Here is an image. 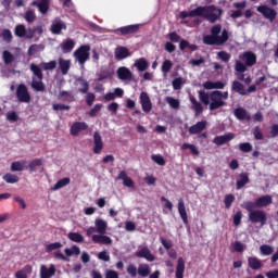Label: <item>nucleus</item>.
<instances>
[{"mask_svg": "<svg viewBox=\"0 0 278 278\" xmlns=\"http://www.w3.org/2000/svg\"><path fill=\"white\" fill-rule=\"evenodd\" d=\"M229 40V33L224 29L219 24L214 25L211 28V35L203 37L204 45H225Z\"/></svg>", "mask_w": 278, "mask_h": 278, "instance_id": "nucleus-2", "label": "nucleus"}, {"mask_svg": "<svg viewBox=\"0 0 278 278\" xmlns=\"http://www.w3.org/2000/svg\"><path fill=\"white\" fill-rule=\"evenodd\" d=\"M16 97L21 103H29L31 101V97L29 96V92L27 91V87L25 85H20L17 87Z\"/></svg>", "mask_w": 278, "mask_h": 278, "instance_id": "nucleus-9", "label": "nucleus"}, {"mask_svg": "<svg viewBox=\"0 0 278 278\" xmlns=\"http://www.w3.org/2000/svg\"><path fill=\"white\" fill-rule=\"evenodd\" d=\"M78 86H80L79 92H83L84 94H86L88 88H90V85L85 79H78Z\"/></svg>", "mask_w": 278, "mask_h": 278, "instance_id": "nucleus-55", "label": "nucleus"}, {"mask_svg": "<svg viewBox=\"0 0 278 278\" xmlns=\"http://www.w3.org/2000/svg\"><path fill=\"white\" fill-rule=\"evenodd\" d=\"M116 180H122L123 185L126 186V188H134L135 184L134 180L127 176V172L122 170L118 176L116 177Z\"/></svg>", "mask_w": 278, "mask_h": 278, "instance_id": "nucleus-21", "label": "nucleus"}, {"mask_svg": "<svg viewBox=\"0 0 278 278\" xmlns=\"http://www.w3.org/2000/svg\"><path fill=\"white\" fill-rule=\"evenodd\" d=\"M134 66L139 73H144V71L149 68V62H147L144 58H140L135 61Z\"/></svg>", "mask_w": 278, "mask_h": 278, "instance_id": "nucleus-29", "label": "nucleus"}, {"mask_svg": "<svg viewBox=\"0 0 278 278\" xmlns=\"http://www.w3.org/2000/svg\"><path fill=\"white\" fill-rule=\"evenodd\" d=\"M170 68H173V62L170 60H165L162 64V73H164V75H168V73H170Z\"/></svg>", "mask_w": 278, "mask_h": 278, "instance_id": "nucleus-53", "label": "nucleus"}, {"mask_svg": "<svg viewBox=\"0 0 278 278\" xmlns=\"http://www.w3.org/2000/svg\"><path fill=\"white\" fill-rule=\"evenodd\" d=\"M151 160L152 162H154V164H157L159 166H166V160H164V156H162L161 154H152Z\"/></svg>", "mask_w": 278, "mask_h": 278, "instance_id": "nucleus-45", "label": "nucleus"}, {"mask_svg": "<svg viewBox=\"0 0 278 278\" xmlns=\"http://www.w3.org/2000/svg\"><path fill=\"white\" fill-rule=\"evenodd\" d=\"M248 265L252 268V270H260L262 268V261L260 258L251 256L248 258Z\"/></svg>", "mask_w": 278, "mask_h": 278, "instance_id": "nucleus-34", "label": "nucleus"}, {"mask_svg": "<svg viewBox=\"0 0 278 278\" xmlns=\"http://www.w3.org/2000/svg\"><path fill=\"white\" fill-rule=\"evenodd\" d=\"M140 104L144 112L149 113L153 110V103H151V98H149V93L142 91L140 93Z\"/></svg>", "mask_w": 278, "mask_h": 278, "instance_id": "nucleus-10", "label": "nucleus"}, {"mask_svg": "<svg viewBox=\"0 0 278 278\" xmlns=\"http://www.w3.org/2000/svg\"><path fill=\"white\" fill-rule=\"evenodd\" d=\"M137 257H142L143 260H147V262H155V256L151 253V250L149 248L143 247L140 250L136 252Z\"/></svg>", "mask_w": 278, "mask_h": 278, "instance_id": "nucleus-13", "label": "nucleus"}, {"mask_svg": "<svg viewBox=\"0 0 278 278\" xmlns=\"http://www.w3.org/2000/svg\"><path fill=\"white\" fill-rule=\"evenodd\" d=\"M91 240L96 244H112V238L105 236V233L93 235Z\"/></svg>", "mask_w": 278, "mask_h": 278, "instance_id": "nucleus-19", "label": "nucleus"}, {"mask_svg": "<svg viewBox=\"0 0 278 278\" xmlns=\"http://www.w3.org/2000/svg\"><path fill=\"white\" fill-rule=\"evenodd\" d=\"M27 166V161L22 160V161H15L11 164V170L12 173H21L25 170Z\"/></svg>", "mask_w": 278, "mask_h": 278, "instance_id": "nucleus-26", "label": "nucleus"}, {"mask_svg": "<svg viewBox=\"0 0 278 278\" xmlns=\"http://www.w3.org/2000/svg\"><path fill=\"white\" fill-rule=\"evenodd\" d=\"M2 40H4V42H12V31H10V29L2 31Z\"/></svg>", "mask_w": 278, "mask_h": 278, "instance_id": "nucleus-64", "label": "nucleus"}, {"mask_svg": "<svg viewBox=\"0 0 278 278\" xmlns=\"http://www.w3.org/2000/svg\"><path fill=\"white\" fill-rule=\"evenodd\" d=\"M59 67L62 75H68V71H71V60L59 59Z\"/></svg>", "mask_w": 278, "mask_h": 278, "instance_id": "nucleus-31", "label": "nucleus"}, {"mask_svg": "<svg viewBox=\"0 0 278 278\" xmlns=\"http://www.w3.org/2000/svg\"><path fill=\"white\" fill-rule=\"evenodd\" d=\"M232 90L242 97L247 96V89H244V85H242L240 81L235 80L232 83Z\"/></svg>", "mask_w": 278, "mask_h": 278, "instance_id": "nucleus-38", "label": "nucleus"}, {"mask_svg": "<svg viewBox=\"0 0 278 278\" xmlns=\"http://www.w3.org/2000/svg\"><path fill=\"white\" fill-rule=\"evenodd\" d=\"M203 88H205V90H223V88H225V83L223 81H206L203 84Z\"/></svg>", "mask_w": 278, "mask_h": 278, "instance_id": "nucleus-27", "label": "nucleus"}, {"mask_svg": "<svg viewBox=\"0 0 278 278\" xmlns=\"http://www.w3.org/2000/svg\"><path fill=\"white\" fill-rule=\"evenodd\" d=\"M233 201H236V197H233V194H227L225 197L224 203L227 210L231 207V203H233Z\"/></svg>", "mask_w": 278, "mask_h": 278, "instance_id": "nucleus-62", "label": "nucleus"}, {"mask_svg": "<svg viewBox=\"0 0 278 278\" xmlns=\"http://www.w3.org/2000/svg\"><path fill=\"white\" fill-rule=\"evenodd\" d=\"M64 253L65 257H67V260H71V257L73 256L77 257L81 253V250L79 249V247L73 245L71 248H66L64 250Z\"/></svg>", "mask_w": 278, "mask_h": 278, "instance_id": "nucleus-30", "label": "nucleus"}, {"mask_svg": "<svg viewBox=\"0 0 278 278\" xmlns=\"http://www.w3.org/2000/svg\"><path fill=\"white\" fill-rule=\"evenodd\" d=\"M199 99L204 105H208L210 110H218V108H223L225 101L229 99V92L212 91L206 93L205 91H200Z\"/></svg>", "mask_w": 278, "mask_h": 278, "instance_id": "nucleus-1", "label": "nucleus"}, {"mask_svg": "<svg viewBox=\"0 0 278 278\" xmlns=\"http://www.w3.org/2000/svg\"><path fill=\"white\" fill-rule=\"evenodd\" d=\"M68 184H71V178L68 177L62 178L52 187V190L53 191L60 190L61 188L68 186Z\"/></svg>", "mask_w": 278, "mask_h": 278, "instance_id": "nucleus-40", "label": "nucleus"}, {"mask_svg": "<svg viewBox=\"0 0 278 278\" xmlns=\"http://www.w3.org/2000/svg\"><path fill=\"white\" fill-rule=\"evenodd\" d=\"M199 16V7L191 11H182L179 13V18H192Z\"/></svg>", "mask_w": 278, "mask_h": 278, "instance_id": "nucleus-39", "label": "nucleus"}, {"mask_svg": "<svg viewBox=\"0 0 278 278\" xmlns=\"http://www.w3.org/2000/svg\"><path fill=\"white\" fill-rule=\"evenodd\" d=\"M14 34L15 36H17V38H27L28 40H30V38H34V29H26L25 25L15 26Z\"/></svg>", "mask_w": 278, "mask_h": 278, "instance_id": "nucleus-7", "label": "nucleus"}, {"mask_svg": "<svg viewBox=\"0 0 278 278\" xmlns=\"http://www.w3.org/2000/svg\"><path fill=\"white\" fill-rule=\"evenodd\" d=\"M189 100L192 104V110H194V112H195V116H199V114H201V112H203V105L200 104L199 101H197V98H194V96H189Z\"/></svg>", "mask_w": 278, "mask_h": 278, "instance_id": "nucleus-32", "label": "nucleus"}, {"mask_svg": "<svg viewBox=\"0 0 278 278\" xmlns=\"http://www.w3.org/2000/svg\"><path fill=\"white\" fill-rule=\"evenodd\" d=\"M166 103L173 109V110H179L180 102L179 100L173 98V97H166L165 98Z\"/></svg>", "mask_w": 278, "mask_h": 278, "instance_id": "nucleus-46", "label": "nucleus"}, {"mask_svg": "<svg viewBox=\"0 0 278 278\" xmlns=\"http://www.w3.org/2000/svg\"><path fill=\"white\" fill-rule=\"evenodd\" d=\"M30 71L37 77V79H42V70L34 63L30 64Z\"/></svg>", "mask_w": 278, "mask_h": 278, "instance_id": "nucleus-52", "label": "nucleus"}, {"mask_svg": "<svg viewBox=\"0 0 278 278\" xmlns=\"http://www.w3.org/2000/svg\"><path fill=\"white\" fill-rule=\"evenodd\" d=\"M150 274H151V268H149V265L147 264L139 265L138 275H140V277H149Z\"/></svg>", "mask_w": 278, "mask_h": 278, "instance_id": "nucleus-41", "label": "nucleus"}, {"mask_svg": "<svg viewBox=\"0 0 278 278\" xmlns=\"http://www.w3.org/2000/svg\"><path fill=\"white\" fill-rule=\"evenodd\" d=\"M24 18L27 23H34L36 21V13L34 11H27Z\"/></svg>", "mask_w": 278, "mask_h": 278, "instance_id": "nucleus-63", "label": "nucleus"}, {"mask_svg": "<svg viewBox=\"0 0 278 278\" xmlns=\"http://www.w3.org/2000/svg\"><path fill=\"white\" fill-rule=\"evenodd\" d=\"M186 149H189L190 153H192V155H199V148H197V146L194 144H190V143H184L181 146V150L186 151Z\"/></svg>", "mask_w": 278, "mask_h": 278, "instance_id": "nucleus-49", "label": "nucleus"}, {"mask_svg": "<svg viewBox=\"0 0 278 278\" xmlns=\"http://www.w3.org/2000/svg\"><path fill=\"white\" fill-rule=\"evenodd\" d=\"M61 49L64 53H70L75 49V41L73 39H67L61 43Z\"/></svg>", "mask_w": 278, "mask_h": 278, "instance_id": "nucleus-35", "label": "nucleus"}, {"mask_svg": "<svg viewBox=\"0 0 278 278\" xmlns=\"http://www.w3.org/2000/svg\"><path fill=\"white\" fill-rule=\"evenodd\" d=\"M205 127H207V122L202 121V122H198L195 125L191 126L189 128V134H201V131H203V129H205Z\"/></svg>", "mask_w": 278, "mask_h": 278, "instance_id": "nucleus-28", "label": "nucleus"}, {"mask_svg": "<svg viewBox=\"0 0 278 278\" xmlns=\"http://www.w3.org/2000/svg\"><path fill=\"white\" fill-rule=\"evenodd\" d=\"M235 116L239 121H250L251 119V115H249V113L244 109H237V110H235Z\"/></svg>", "mask_w": 278, "mask_h": 278, "instance_id": "nucleus-36", "label": "nucleus"}, {"mask_svg": "<svg viewBox=\"0 0 278 278\" xmlns=\"http://www.w3.org/2000/svg\"><path fill=\"white\" fill-rule=\"evenodd\" d=\"M199 16H203L204 18H207L210 23H216L218 18H220V14H223V11L214 5L210 7H199Z\"/></svg>", "mask_w": 278, "mask_h": 278, "instance_id": "nucleus-4", "label": "nucleus"}, {"mask_svg": "<svg viewBox=\"0 0 278 278\" xmlns=\"http://www.w3.org/2000/svg\"><path fill=\"white\" fill-rule=\"evenodd\" d=\"M74 58L80 66H84L90 60V45L80 46L75 52Z\"/></svg>", "mask_w": 278, "mask_h": 278, "instance_id": "nucleus-5", "label": "nucleus"}, {"mask_svg": "<svg viewBox=\"0 0 278 278\" xmlns=\"http://www.w3.org/2000/svg\"><path fill=\"white\" fill-rule=\"evenodd\" d=\"M249 220L252 223H260L261 227H264V225H266V220H268V217L266 216V212L255 210L249 214Z\"/></svg>", "mask_w": 278, "mask_h": 278, "instance_id": "nucleus-6", "label": "nucleus"}, {"mask_svg": "<svg viewBox=\"0 0 278 278\" xmlns=\"http://www.w3.org/2000/svg\"><path fill=\"white\" fill-rule=\"evenodd\" d=\"M31 275V266L27 265L15 273V278H28Z\"/></svg>", "mask_w": 278, "mask_h": 278, "instance_id": "nucleus-37", "label": "nucleus"}, {"mask_svg": "<svg viewBox=\"0 0 278 278\" xmlns=\"http://www.w3.org/2000/svg\"><path fill=\"white\" fill-rule=\"evenodd\" d=\"M273 203V197L270 195H263L258 199H256V207H268Z\"/></svg>", "mask_w": 278, "mask_h": 278, "instance_id": "nucleus-24", "label": "nucleus"}, {"mask_svg": "<svg viewBox=\"0 0 278 278\" xmlns=\"http://www.w3.org/2000/svg\"><path fill=\"white\" fill-rule=\"evenodd\" d=\"M249 184V175L241 174L240 179L237 181V190H240V188H244Z\"/></svg>", "mask_w": 278, "mask_h": 278, "instance_id": "nucleus-47", "label": "nucleus"}, {"mask_svg": "<svg viewBox=\"0 0 278 278\" xmlns=\"http://www.w3.org/2000/svg\"><path fill=\"white\" fill-rule=\"evenodd\" d=\"M40 278H51L55 275V265H50L47 267V265H41L40 271H39Z\"/></svg>", "mask_w": 278, "mask_h": 278, "instance_id": "nucleus-14", "label": "nucleus"}, {"mask_svg": "<svg viewBox=\"0 0 278 278\" xmlns=\"http://www.w3.org/2000/svg\"><path fill=\"white\" fill-rule=\"evenodd\" d=\"M257 62V55L255 53L248 51L239 55V61H236L235 71L237 73H247L248 67L255 66Z\"/></svg>", "mask_w": 278, "mask_h": 278, "instance_id": "nucleus-3", "label": "nucleus"}, {"mask_svg": "<svg viewBox=\"0 0 278 278\" xmlns=\"http://www.w3.org/2000/svg\"><path fill=\"white\" fill-rule=\"evenodd\" d=\"M31 88L37 90V92H42V90H45V84H42V79L36 80V78H33Z\"/></svg>", "mask_w": 278, "mask_h": 278, "instance_id": "nucleus-50", "label": "nucleus"}, {"mask_svg": "<svg viewBox=\"0 0 278 278\" xmlns=\"http://www.w3.org/2000/svg\"><path fill=\"white\" fill-rule=\"evenodd\" d=\"M244 249H247V247L241 243L240 241H236L232 244V251H235L236 253H242V251H244Z\"/></svg>", "mask_w": 278, "mask_h": 278, "instance_id": "nucleus-59", "label": "nucleus"}, {"mask_svg": "<svg viewBox=\"0 0 278 278\" xmlns=\"http://www.w3.org/2000/svg\"><path fill=\"white\" fill-rule=\"evenodd\" d=\"M257 12L262 14L265 18L273 22L277 18V11L275 9L269 8L268 5H260L257 7Z\"/></svg>", "mask_w": 278, "mask_h": 278, "instance_id": "nucleus-8", "label": "nucleus"}, {"mask_svg": "<svg viewBox=\"0 0 278 278\" xmlns=\"http://www.w3.org/2000/svg\"><path fill=\"white\" fill-rule=\"evenodd\" d=\"M86 129H88L86 122H76L71 126L70 131L73 136H79V134H81V131H86Z\"/></svg>", "mask_w": 278, "mask_h": 278, "instance_id": "nucleus-15", "label": "nucleus"}, {"mask_svg": "<svg viewBox=\"0 0 278 278\" xmlns=\"http://www.w3.org/2000/svg\"><path fill=\"white\" fill-rule=\"evenodd\" d=\"M239 149L240 151H242L243 153H251V151H253V146H251V143H240L239 144Z\"/></svg>", "mask_w": 278, "mask_h": 278, "instance_id": "nucleus-61", "label": "nucleus"}, {"mask_svg": "<svg viewBox=\"0 0 278 278\" xmlns=\"http://www.w3.org/2000/svg\"><path fill=\"white\" fill-rule=\"evenodd\" d=\"M140 29V24H134V25H128L124 27H119L116 29V31H119L122 36H127L129 34H136Z\"/></svg>", "mask_w": 278, "mask_h": 278, "instance_id": "nucleus-20", "label": "nucleus"}, {"mask_svg": "<svg viewBox=\"0 0 278 278\" xmlns=\"http://www.w3.org/2000/svg\"><path fill=\"white\" fill-rule=\"evenodd\" d=\"M29 169L30 173H36L40 166H42V160L40 159H35L29 163Z\"/></svg>", "mask_w": 278, "mask_h": 278, "instance_id": "nucleus-43", "label": "nucleus"}, {"mask_svg": "<svg viewBox=\"0 0 278 278\" xmlns=\"http://www.w3.org/2000/svg\"><path fill=\"white\" fill-rule=\"evenodd\" d=\"M242 207H244V210L251 214V212H255L254 208L257 207V200L255 202H244Z\"/></svg>", "mask_w": 278, "mask_h": 278, "instance_id": "nucleus-54", "label": "nucleus"}, {"mask_svg": "<svg viewBox=\"0 0 278 278\" xmlns=\"http://www.w3.org/2000/svg\"><path fill=\"white\" fill-rule=\"evenodd\" d=\"M117 77L118 79H122V81H131V79H134V74L128 67L122 66L117 68Z\"/></svg>", "mask_w": 278, "mask_h": 278, "instance_id": "nucleus-11", "label": "nucleus"}, {"mask_svg": "<svg viewBox=\"0 0 278 278\" xmlns=\"http://www.w3.org/2000/svg\"><path fill=\"white\" fill-rule=\"evenodd\" d=\"M186 270V263L182 257L178 258L177 267H176V278H184V273Z\"/></svg>", "mask_w": 278, "mask_h": 278, "instance_id": "nucleus-33", "label": "nucleus"}, {"mask_svg": "<svg viewBox=\"0 0 278 278\" xmlns=\"http://www.w3.org/2000/svg\"><path fill=\"white\" fill-rule=\"evenodd\" d=\"M114 55L115 60H127V58H131V52L126 47H117Z\"/></svg>", "mask_w": 278, "mask_h": 278, "instance_id": "nucleus-16", "label": "nucleus"}, {"mask_svg": "<svg viewBox=\"0 0 278 278\" xmlns=\"http://www.w3.org/2000/svg\"><path fill=\"white\" fill-rule=\"evenodd\" d=\"M33 5H36L41 14L49 12V0H36L33 1Z\"/></svg>", "mask_w": 278, "mask_h": 278, "instance_id": "nucleus-25", "label": "nucleus"}, {"mask_svg": "<svg viewBox=\"0 0 278 278\" xmlns=\"http://www.w3.org/2000/svg\"><path fill=\"white\" fill-rule=\"evenodd\" d=\"M103 109V104H96L89 112L88 115L93 118V116H97L99 114V111Z\"/></svg>", "mask_w": 278, "mask_h": 278, "instance_id": "nucleus-60", "label": "nucleus"}, {"mask_svg": "<svg viewBox=\"0 0 278 278\" xmlns=\"http://www.w3.org/2000/svg\"><path fill=\"white\" fill-rule=\"evenodd\" d=\"M59 249H62V243L60 242L50 243L46 247L47 253H51L52 251H58Z\"/></svg>", "mask_w": 278, "mask_h": 278, "instance_id": "nucleus-58", "label": "nucleus"}, {"mask_svg": "<svg viewBox=\"0 0 278 278\" xmlns=\"http://www.w3.org/2000/svg\"><path fill=\"white\" fill-rule=\"evenodd\" d=\"M184 84H186L184 78L178 77L173 80L172 86H173L174 90H181V86H184Z\"/></svg>", "mask_w": 278, "mask_h": 278, "instance_id": "nucleus-56", "label": "nucleus"}, {"mask_svg": "<svg viewBox=\"0 0 278 278\" xmlns=\"http://www.w3.org/2000/svg\"><path fill=\"white\" fill-rule=\"evenodd\" d=\"M62 29H66V24H64V22H62V20L55 18L51 25L52 34H60L62 31Z\"/></svg>", "mask_w": 278, "mask_h": 278, "instance_id": "nucleus-23", "label": "nucleus"}, {"mask_svg": "<svg viewBox=\"0 0 278 278\" xmlns=\"http://www.w3.org/2000/svg\"><path fill=\"white\" fill-rule=\"evenodd\" d=\"M236 138V135L228 132L226 135L217 136L213 139L214 144H217L218 147H223V144H227V142L233 140Z\"/></svg>", "mask_w": 278, "mask_h": 278, "instance_id": "nucleus-12", "label": "nucleus"}, {"mask_svg": "<svg viewBox=\"0 0 278 278\" xmlns=\"http://www.w3.org/2000/svg\"><path fill=\"white\" fill-rule=\"evenodd\" d=\"M40 51H45V45H33L28 49V55H36Z\"/></svg>", "mask_w": 278, "mask_h": 278, "instance_id": "nucleus-42", "label": "nucleus"}, {"mask_svg": "<svg viewBox=\"0 0 278 278\" xmlns=\"http://www.w3.org/2000/svg\"><path fill=\"white\" fill-rule=\"evenodd\" d=\"M94 227L97 233H106L108 232V220L98 217L94 219Z\"/></svg>", "mask_w": 278, "mask_h": 278, "instance_id": "nucleus-17", "label": "nucleus"}, {"mask_svg": "<svg viewBox=\"0 0 278 278\" xmlns=\"http://www.w3.org/2000/svg\"><path fill=\"white\" fill-rule=\"evenodd\" d=\"M275 249L271 247V245H268V244H263L260 247V252H261V255H273Z\"/></svg>", "mask_w": 278, "mask_h": 278, "instance_id": "nucleus-44", "label": "nucleus"}, {"mask_svg": "<svg viewBox=\"0 0 278 278\" xmlns=\"http://www.w3.org/2000/svg\"><path fill=\"white\" fill-rule=\"evenodd\" d=\"M2 179L7 182V184H18V176L14 175V174H5Z\"/></svg>", "mask_w": 278, "mask_h": 278, "instance_id": "nucleus-48", "label": "nucleus"}, {"mask_svg": "<svg viewBox=\"0 0 278 278\" xmlns=\"http://www.w3.org/2000/svg\"><path fill=\"white\" fill-rule=\"evenodd\" d=\"M178 213L182 223H185V225H188V213L186 212V204L184 203L182 198L178 200Z\"/></svg>", "mask_w": 278, "mask_h": 278, "instance_id": "nucleus-22", "label": "nucleus"}, {"mask_svg": "<svg viewBox=\"0 0 278 278\" xmlns=\"http://www.w3.org/2000/svg\"><path fill=\"white\" fill-rule=\"evenodd\" d=\"M93 153L99 155L103 151V139L99 132L93 134Z\"/></svg>", "mask_w": 278, "mask_h": 278, "instance_id": "nucleus-18", "label": "nucleus"}, {"mask_svg": "<svg viewBox=\"0 0 278 278\" xmlns=\"http://www.w3.org/2000/svg\"><path fill=\"white\" fill-rule=\"evenodd\" d=\"M55 66H58V62L55 61H50L48 63H41L40 67L45 68V71H53V68H55Z\"/></svg>", "mask_w": 278, "mask_h": 278, "instance_id": "nucleus-57", "label": "nucleus"}, {"mask_svg": "<svg viewBox=\"0 0 278 278\" xmlns=\"http://www.w3.org/2000/svg\"><path fill=\"white\" fill-rule=\"evenodd\" d=\"M68 239L72 240V242H84V236H81L79 232H70Z\"/></svg>", "mask_w": 278, "mask_h": 278, "instance_id": "nucleus-51", "label": "nucleus"}]
</instances>
